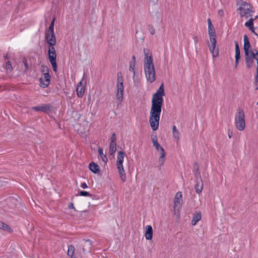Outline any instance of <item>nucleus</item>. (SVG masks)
<instances>
[{"label": "nucleus", "instance_id": "nucleus-1", "mask_svg": "<svg viewBox=\"0 0 258 258\" xmlns=\"http://www.w3.org/2000/svg\"><path fill=\"white\" fill-rule=\"evenodd\" d=\"M164 95V85L162 83L157 92L153 95L151 102L149 122L152 129L154 131L157 130L159 127L160 116L163 103V96Z\"/></svg>", "mask_w": 258, "mask_h": 258}, {"label": "nucleus", "instance_id": "nucleus-2", "mask_svg": "<svg viewBox=\"0 0 258 258\" xmlns=\"http://www.w3.org/2000/svg\"><path fill=\"white\" fill-rule=\"evenodd\" d=\"M148 50L144 49L145 61L144 69L146 79L148 81L153 83L155 80V71L153 59L151 55H149Z\"/></svg>", "mask_w": 258, "mask_h": 258}, {"label": "nucleus", "instance_id": "nucleus-3", "mask_svg": "<svg viewBox=\"0 0 258 258\" xmlns=\"http://www.w3.org/2000/svg\"><path fill=\"white\" fill-rule=\"evenodd\" d=\"M235 123L239 131L244 130L245 126V115L243 109L240 107L237 109L235 115Z\"/></svg>", "mask_w": 258, "mask_h": 258}, {"label": "nucleus", "instance_id": "nucleus-4", "mask_svg": "<svg viewBox=\"0 0 258 258\" xmlns=\"http://www.w3.org/2000/svg\"><path fill=\"white\" fill-rule=\"evenodd\" d=\"M252 6L245 2H242L238 9L241 17H245L246 19L252 16L253 12Z\"/></svg>", "mask_w": 258, "mask_h": 258}, {"label": "nucleus", "instance_id": "nucleus-5", "mask_svg": "<svg viewBox=\"0 0 258 258\" xmlns=\"http://www.w3.org/2000/svg\"><path fill=\"white\" fill-rule=\"evenodd\" d=\"M245 64L246 68L250 69L254 62V59L256 60L257 64H258V50H254V51L244 53Z\"/></svg>", "mask_w": 258, "mask_h": 258}, {"label": "nucleus", "instance_id": "nucleus-6", "mask_svg": "<svg viewBox=\"0 0 258 258\" xmlns=\"http://www.w3.org/2000/svg\"><path fill=\"white\" fill-rule=\"evenodd\" d=\"M123 78L120 72L117 73L116 99L121 102L123 97Z\"/></svg>", "mask_w": 258, "mask_h": 258}, {"label": "nucleus", "instance_id": "nucleus-7", "mask_svg": "<svg viewBox=\"0 0 258 258\" xmlns=\"http://www.w3.org/2000/svg\"><path fill=\"white\" fill-rule=\"evenodd\" d=\"M53 38H45L48 44L49 45V48L48 50V58L56 57V54L54 46L56 44L55 37Z\"/></svg>", "mask_w": 258, "mask_h": 258}, {"label": "nucleus", "instance_id": "nucleus-8", "mask_svg": "<svg viewBox=\"0 0 258 258\" xmlns=\"http://www.w3.org/2000/svg\"><path fill=\"white\" fill-rule=\"evenodd\" d=\"M211 45H209V48L212 56L214 57H217L219 54L218 47H216V37H210Z\"/></svg>", "mask_w": 258, "mask_h": 258}, {"label": "nucleus", "instance_id": "nucleus-9", "mask_svg": "<svg viewBox=\"0 0 258 258\" xmlns=\"http://www.w3.org/2000/svg\"><path fill=\"white\" fill-rule=\"evenodd\" d=\"M52 108V106L50 104H44L40 106H33L32 109L36 111L48 113Z\"/></svg>", "mask_w": 258, "mask_h": 258}, {"label": "nucleus", "instance_id": "nucleus-10", "mask_svg": "<svg viewBox=\"0 0 258 258\" xmlns=\"http://www.w3.org/2000/svg\"><path fill=\"white\" fill-rule=\"evenodd\" d=\"M55 18H53L51 21L48 30L46 31L45 34V38H53V37H55L54 32V25Z\"/></svg>", "mask_w": 258, "mask_h": 258}, {"label": "nucleus", "instance_id": "nucleus-11", "mask_svg": "<svg viewBox=\"0 0 258 258\" xmlns=\"http://www.w3.org/2000/svg\"><path fill=\"white\" fill-rule=\"evenodd\" d=\"M43 78H40V86L42 88L47 87L50 83V76L49 73H44Z\"/></svg>", "mask_w": 258, "mask_h": 258}, {"label": "nucleus", "instance_id": "nucleus-12", "mask_svg": "<svg viewBox=\"0 0 258 258\" xmlns=\"http://www.w3.org/2000/svg\"><path fill=\"white\" fill-rule=\"evenodd\" d=\"M244 45H243V50L244 51V53H249L251 52H253L252 50H250L249 49L251 47V45L249 42L248 37L247 35H244Z\"/></svg>", "mask_w": 258, "mask_h": 258}, {"label": "nucleus", "instance_id": "nucleus-13", "mask_svg": "<svg viewBox=\"0 0 258 258\" xmlns=\"http://www.w3.org/2000/svg\"><path fill=\"white\" fill-rule=\"evenodd\" d=\"M151 139L153 144V146L157 151H158L159 153L164 151V149L158 143L157 137L156 136L152 135Z\"/></svg>", "mask_w": 258, "mask_h": 258}, {"label": "nucleus", "instance_id": "nucleus-14", "mask_svg": "<svg viewBox=\"0 0 258 258\" xmlns=\"http://www.w3.org/2000/svg\"><path fill=\"white\" fill-rule=\"evenodd\" d=\"M82 245L83 246V250L85 252L90 250L92 243L89 239H83L82 241Z\"/></svg>", "mask_w": 258, "mask_h": 258}, {"label": "nucleus", "instance_id": "nucleus-15", "mask_svg": "<svg viewBox=\"0 0 258 258\" xmlns=\"http://www.w3.org/2000/svg\"><path fill=\"white\" fill-rule=\"evenodd\" d=\"M124 153L123 151H119L117 157L116 166L117 167L123 166V162L124 157Z\"/></svg>", "mask_w": 258, "mask_h": 258}, {"label": "nucleus", "instance_id": "nucleus-16", "mask_svg": "<svg viewBox=\"0 0 258 258\" xmlns=\"http://www.w3.org/2000/svg\"><path fill=\"white\" fill-rule=\"evenodd\" d=\"M145 237L147 240H151L153 237V229L151 226L147 225L146 227Z\"/></svg>", "mask_w": 258, "mask_h": 258}, {"label": "nucleus", "instance_id": "nucleus-17", "mask_svg": "<svg viewBox=\"0 0 258 258\" xmlns=\"http://www.w3.org/2000/svg\"><path fill=\"white\" fill-rule=\"evenodd\" d=\"M201 219V213L200 211H196L194 214L191 224L192 225H196L198 221Z\"/></svg>", "mask_w": 258, "mask_h": 258}, {"label": "nucleus", "instance_id": "nucleus-18", "mask_svg": "<svg viewBox=\"0 0 258 258\" xmlns=\"http://www.w3.org/2000/svg\"><path fill=\"white\" fill-rule=\"evenodd\" d=\"M118 169V172L120 176V178L122 182H125L126 179V174L123 166H120L117 167Z\"/></svg>", "mask_w": 258, "mask_h": 258}, {"label": "nucleus", "instance_id": "nucleus-19", "mask_svg": "<svg viewBox=\"0 0 258 258\" xmlns=\"http://www.w3.org/2000/svg\"><path fill=\"white\" fill-rule=\"evenodd\" d=\"M89 168L94 173H98L100 171L99 166L94 162H91L89 164Z\"/></svg>", "mask_w": 258, "mask_h": 258}, {"label": "nucleus", "instance_id": "nucleus-20", "mask_svg": "<svg viewBox=\"0 0 258 258\" xmlns=\"http://www.w3.org/2000/svg\"><path fill=\"white\" fill-rule=\"evenodd\" d=\"M160 156L159 158V169H160L161 166L163 165L164 162L165 161V160H166V158H165L166 153H165V152L164 151V152H160Z\"/></svg>", "mask_w": 258, "mask_h": 258}, {"label": "nucleus", "instance_id": "nucleus-21", "mask_svg": "<svg viewBox=\"0 0 258 258\" xmlns=\"http://www.w3.org/2000/svg\"><path fill=\"white\" fill-rule=\"evenodd\" d=\"M194 168H195V175L197 181L200 180V181L202 182V180L201 177L200 172L199 169V167L197 163H195L194 164Z\"/></svg>", "mask_w": 258, "mask_h": 258}, {"label": "nucleus", "instance_id": "nucleus-22", "mask_svg": "<svg viewBox=\"0 0 258 258\" xmlns=\"http://www.w3.org/2000/svg\"><path fill=\"white\" fill-rule=\"evenodd\" d=\"M98 152L99 154L101 159L104 163H107L108 161V159L105 154H104L103 153V149L101 147H99L98 148Z\"/></svg>", "mask_w": 258, "mask_h": 258}, {"label": "nucleus", "instance_id": "nucleus-23", "mask_svg": "<svg viewBox=\"0 0 258 258\" xmlns=\"http://www.w3.org/2000/svg\"><path fill=\"white\" fill-rule=\"evenodd\" d=\"M0 229L6 230L10 233L13 232V230L8 225L0 221Z\"/></svg>", "mask_w": 258, "mask_h": 258}, {"label": "nucleus", "instance_id": "nucleus-24", "mask_svg": "<svg viewBox=\"0 0 258 258\" xmlns=\"http://www.w3.org/2000/svg\"><path fill=\"white\" fill-rule=\"evenodd\" d=\"M56 57L48 58L51 64L53 70L54 72H57V63L56 60Z\"/></svg>", "mask_w": 258, "mask_h": 258}, {"label": "nucleus", "instance_id": "nucleus-25", "mask_svg": "<svg viewBox=\"0 0 258 258\" xmlns=\"http://www.w3.org/2000/svg\"><path fill=\"white\" fill-rule=\"evenodd\" d=\"M200 180L197 181V184L195 185V190L197 194H200L202 192L203 189V183L201 182V184L200 185Z\"/></svg>", "mask_w": 258, "mask_h": 258}, {"label": "nucleus", "instance_id": "nucleus-26", "mask_svg": "<svg viewBox=\"0 0 258 258\" xmlns=\"http://www.w3.org/2000/svg\"><path fill=\"white\" fill-rule=\"evenodd\" d=\"M75 247L72 245H70L68 246V256H70L71 258H75L73 257L74 253L75 252Z\"/></svg>", "mask_w": 258, "mask_h": 258}, {"label": "nucleus", "instance_id": "nucleus-27", "mask_svg": "<svg viewBox=\"0 0 258 258\" xmlns=\"http://www.w3.org/2000/svg\"><path fill=\"white\" fill-rule=\"evenodd\" d=\"M235 58H240V50L239 47V44L237 41H235Z\"/></svg>", "mask_w": 258, "mask_h": 258}, {"label": "nucleus", "instance_id": "nucleus-28", "mask_svg": "<svg viewBox=\"0 0 258 258\" xmlns=\"http://www.w3.org/2000/svg\"><path fill=\"white\" fill-rule=\"evenodd\" d=\"M116 151V143H110L109 152L111 155L113 154Z\"/></svg>", "mask_w": 258, "mask_h": 258}, {"label": "nucleus", "instance_id": "nucleus-29", "mask_svg": "<svg viewBox=\"0 0 258 258\" xmlns=\"http://www.w3.org/2000/svg\"><path fill=\"white\" fill-rule=\"evenodd\" d=\"M182 200L174 199V206L175 209L178 210L181 207Z\"/></svg>", "mask_w": 258, "mask_h": 258}, {"label": "nucleus", "instance_id": "nucleus-30", "mask_svg": "<svg viewBox=\"0 0 258 258\" xmlns=\"http://www.w3.org/2000/svg\"><path fill=\"white\" fill-rule=\"evenodd\" d=\"M254 19L251 18L247 22L245 23V26L248 27L249 29L253 28Z\"/></svg>", "mask_w": 258, "mask_h": 258}, {"label": "nucleus", "instance_id": "nucleus-31", "mask_svg": "<svg viewBox=\"0 0 258 258\" xmlns=\"http://www.w3.org/2000/svg\"><path fill=\"white\" fill-rule=\"evenodd\" d=\"M208 32L210 37H216V33L213 26H212V27L211 28L208 27Z\"/></svg>", "mask_w": 258, "mask_h": 258}, {"label": "nucleus", "instance_id": "nucleus-32", "mask_svg": "<svg viewBox=\"0 0 258 258\" xmlns=\"http://www.w3.org/2000/svg\"><path fill=\"white\" fill-rule=\"evenodd\" d=\"M79 86H78L77 91V95L79 97H82L84 94L85 89L83 87H81L80 90H79Z\"/></svg>", "mask_w": 258, "mask_h": 258}, {"label": "nucleus", "instance_id": "nucleus-33", "mask_svg": "<svg viewBox=\"0 0 258 258\" xmlns=\"http://www.w3.org/2000/svg\"><path fill=\"white\" fill-rule=\"evenodd\" d=\"M129 70L130 71H131L132 72H133V78L134 79L135 76V62H130Z\"/></svg>", "mask_w": 258, "mask_h": 258}, {"label": "nucleus", "instance_id": "nucleus-34", "mask_svg": "<svg viewBox=\"0 0 258 258\" xmlns=\"http://www.w3.org/2000/svg\"><path fill=\"white\" fill-rule=\"evenodd\" d=\"M79 195L81 196H84V197H92V195L90 194L88 191H81L80 192Z\"/></svg>", "mask_w": 258, "mask_h": 258}, {"label": "nucleus", "instance_id": "nucleus-35", "mask_svg": "<svg viewBox=\"0 0 258 258\" xmlns=\"http://www.w3.org/2000/svg\"><path fill=\"white\" fill-rule=\"evenodd\" d=\"M116 134L115 133H113L112 134L111 137L110 138V143H116Z\"/></svg>", "mask_w": 258, "mask_h": 258}, {"label": "nucleus", "instance_id": "nucleus-36", "mask_svg": "<svg viewBox=\"0 0 258 258\" xmlns=\"http://www.w3.org/2000/svg\"><path fill=\"white\" fill-rule=\"evenodd\" d=\"M41 67V72L43 73V74L44 73H49V69L47 66L42 65Z\"/></svg>", "mask_w": 258, "mask_h": 258}, {"label": "nucleus", "instance_id": "nucleus-37", "mask_svg": "<svg viewBox=\"0 0 258 258\" xmlns=\"http://www.w3.org/2000/svg\"><path fill=\"white\" fill-rule=\"evenodd\" d=\"M6 68L7 71H11V70L12 69V64L10 62V61H8L6 63Z\"/></svg>", "mask_w": 258, "mask_h": 258}, {"label": "nucleus", "instance_id": "nucleus-38", "mask_svg": "<svg viewBox=\"0 0 258 258\" xmlns=\"http://www.w3.org/2000/svg\"><path fill=\"white\" fill-rule=\"evenodd\" d=\"M175 199L182 200V193H181V192L178 191V192H177L176 193V194L175 195Z\"/></svg>", "mask_w": 258, "mask_h": 258}, {"label": "nucleus", "instance_id": "nucleus-39", "mask_svg": "<svg viewBox=\"0 0 258 258\" xmlns=\"http://www.w3.org/2000/svg\"><path fill=\"white\" fill-rule=\"evenodd\" d=\"M173 134V136L174 137V139H176L177 141L179 140V132H173L172 133Z\"/></svg>", "mask_w": 258, "mask_h": 258}, {"label": "nucleus", "instance_id": "nucleus-40", "mask_svg": "<svg viewBox=\"0 0 258 258\" xmlns=\"http://www.w3.org/2000/svg\"><path fill=\"white\" fill-rule=\"evenodd\" d=\"M149 30L150 33L152 35H154L155 34V29L154 28V27L152 26L149 25Z\"/></svg>", "mask_w": 258, "mask_h": 258}, {"label": "nucleus", "instance_id": "nucleus-41", "mask_svg": "<svg viewBox=\"0 0 258 258\" xmlns=\"http://www.w3.org/2000/svg\"><path fill=\"white\" fill-rule=\"evenodd\" d=\"M224 11L222 9H220L218 11V15L220 16V17H223L224 16Z\"/></svg>", "mask_w": 258, "mask_h": 258}, {"label": "nucleus", "instance_id": "nucleus-42", "mask_svg": "<svg viewBox=\"0 0 258 258\" xmlns=\"http://www.w3.org/2000/svg\"><path fill=\"white\" fill-rule=\"evenodd\" d=\"M81 187L83 188H86L88 187V186L85 182H83L81 184Z\"/></svg>", "mask_w": 258, "mask_h": 258}, {"label": "nucleus", "instance_id": "nucleus-43", "mask_svg": "<svg viewBox=\"0 0 258 258\" xmlns=\"http://www.w3.org/2000/svg\"><path fill=\"white\" fill-rule=\"evenodd\" d=\"M207 21H208V27L211 28V27H212L213 25L212 24L210 19L208 18L207 20Z\"/></svg>", "mask_w": 258, "mask_h": 258}, {"label": "nucleus", "instance_id": "nucleus-44", "mask_svg": "<svg viewBox=\"0 0 258 258\" xmlns=\"http://www.w3.org/2000/svg\"><path fill=\"white\" fill-rule=\"evenodd\" d=\"M240 58H235V68L237 67L238 64V62H239V60L240 59Z\"/></svg>", "mask_w": 258, "mask_h": 258}, {"label": "nucleus", "instance_id": "nucleus-45", "mask_svg": "<svg viewBox=\"0 0 258 258\" xmlns=\"http://www.w3.org/2000/svg\"><path fill=\"white\" fill-rule=\"evenodd\" d=\"M12 201H15L16 202H18V201L14 199L13 197H10L8 199V201H11L12 202Z\"/></svg>", "mask_w": 258, "mask_h": 258}, {"label": "nucleus", "instance_id": "nucleus-46", "mask_svg": "<svg viewBox=\"0 0 258 258\" xmlns=\"http://www.w3.org/2000/svg\"><path fill=\"white\" fill-rule=\"evenodd\" d=\"M178 131L177 130L176 127L175 125H173L172 126V133L173 132H178Z\"/></svg>", "mask_w": 258, "mask_h": 258}, {"label": "nucleus", "instance_id": "nucleus-47", "mask_svg": "<svg viewBox=\"0 0 258 258\" xmlns=\"http://www.w3.org/2000/svg\"><path fill=\"white\" fill-rule=\"evenodd\" d=\"M69 208L70 209H75L74 206V204L72 203H71L69 205Z\"/></svg>", "mask_w": 258, "mask_h": 258}, {"label": "nucleus", "instance_id": "nucleus-48", "mask_svg": "<svg viewBox=\"0 0 258 258\" xmlns=\"http://www.w3.org/2000/svg\"><path fill=\"white\" fill-rule=\"evenodd\" d=\"M252 32H253L255 35L257 36V34L255 32L254 27H253V28H251V29H249Z\"/></svg>", "mask_w": 258, "mask_h": 258}, {"label": "nucleus", "instance_id": "nucleus-49", "mask_svg": "<svg viewBox=\"0 0 258 258\" xmlns=\"http://www.w3.org/2000/svg\"><path fill=\"white\" fill-rule=\"evenodd\" d=\"M232 136V132H230L229 131H228V137H229V138H231Z\"/></svg>", "mask_w": 258, "mask_h": 258}, {"label": "nucleus", "instance_id": "nucleus-50", "mask_svg": "<svg viewBox=\"0 0 258 258\" xmlns=\"http://www.w3.org/2000/svg\"><path fill=\"white\" fill-rule=\"evenodd\" d=\"M132 59H133V61H131V62H136V57L134 55H133L132 56Z\"/></svg>", "mask_w": 258, "mask_h": 258}, {"label": "nucleus", "instance_id": "nucleus-51", "mask_svg": "<svg viewBox=\"0 0 258 258\" xmlns=\"http://www.w3.org/2000/svg\"><path fill=\"white\" fill-rule=\"evenodd\" d=\"M194 40L195 43H197L198 42V39L197 37H195Z\"/></svg>", "mask_w": 258, "mask_h": 258}, {"label": "nucleus", "instance_id": "nucleus-52", "mask_svg": "<svg viewBox=\"0 0 258 258\" xmlns=\"http://www.w3.org/2000/svg\"><path fill=\"white\" fill-rule=\"evenodd\" d=\"M258 18V16H256L254 18H253V19L255 20L257 18Z\"/></svg>", "mask_w": 258, "mask_h": 258}, {"label": "nucleus", "instance_id": "nucleus-53", "mask_svg": "<svg viewBox=\"0 0 258 258\" xmlns=\"http://www.w3.org/2000/svg\"><path fill=\"white\" fill-rule=\"evenodd\" d=\"M79 84H80V85L82 84V82L81 81L79 82Z\"/></svg>", "mask_w": 258, "mask_h": 258}, {"label": "nucleus", "instance_id": "nucleus-54", "mask_svg": "<svg viewBox=\"0 0 258 258\" xmlns=\"http://www.w3.org/2000/svg\"><path fill=\"white\" fill-rule=\"evenodd\" d=\"M257 37H258V35H257Z\"/></svg>", "mask_w": 258, "mask_h": 258}]
</instances>
